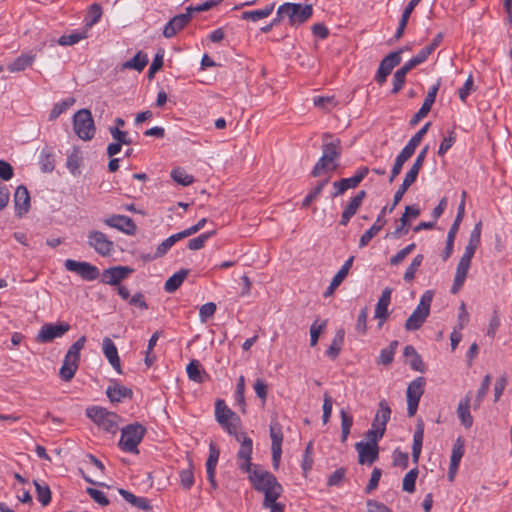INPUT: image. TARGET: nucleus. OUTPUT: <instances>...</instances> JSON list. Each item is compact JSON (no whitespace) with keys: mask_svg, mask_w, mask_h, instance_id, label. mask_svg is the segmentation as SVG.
<instances>
[{"mask_svg":"<svg viewBox=\"0 0 512 512\" xmlns=\"http://www.w3.org/2000/svg\"><path fill=\"white\" fill-rule=\"evenodd\" d=\"M215 416L218 423L235 437L240 443L238 456L244 468L248 464L249 453L253 450V441L245 432L240 431V418L225 404L224 400H217L215 403Z\"/></svg>","mask_w":512,"mask_h":512,"instance_id":"nucleus-1","label":"nucleus"},{"mask_svg":"<svg viewBox=\"0 0 512 512\" xmlns=\"http://www.w3.org/2000/svg\"><path fill=\"white\" fill-rule=\"evenodd\" d=\"M251 455L252 452L249 453L248 464L246 467L244 466V468L241 467L242 462L237 455L238 468L242 472L248 473L252 487L256 491L264 494V500L271 502L273 496H281L283 487L272 473L259 468L257 465L253 466L251 463Z\"/></svg>","mask_w":512,"mask_h":512,"instance_id":"nucleus-2","label":"nucleus"},{"mask_svg":"<svg viewBox=\"0 0 512 512\" xmlns=\"http://www.w3.org/2000/svg\"><path fill=\"white\" fill-rule=\"evenodd\" d=\"M85 343L86 337L81 336L69 347L59 371V376L62 380L70 381L74 377L79 366L80 351L84 348Z\"/></svg>","mask_w":512,"mask_h":512,"instance_id":"nucleus-3","label":"nucleus"},{"mask_svg":"<svg viewBox=\"0 0 512 512\" xmlns=\"http://www.w3.org/2000/svg\"><path fill=\"white\" fill-rule=\"evenodd\" d=\"M433 296L434 294L431 290L423 293L417 307L405 322L404 326L407 331H416L421 328L429 316Z\"/></svg>","mask_w":512,"mask_h":512,"instance_id":"nucleus-4","label":"nucleus"},{"mask_svg":"<svg viewBox=\"0 0 512 512\" xmlns=\"http://www.w3.org/2000/svg\"><path fill=\"white\" fill-rule=\"evenodd\" d=\"M145 433L146 428L140 423H133L123 427L119 441L120 448L125 452L138 453V445Z\"/></svg>","mask_w":512,"mask_h":512,"instance_id":"nucleus-5","label":"nucleus"},{"mask_svg":"<svg viewBox=\"0 0 512 512\" xmlns=\"http://www.w3.org/2000/svg\"><path fill=\"white\" fill-rule=\"evenodd\" d=\"M285 13L289 25L297 27L305 23L313 14L312 5L286 2L279 6V14Z\"/></svg>","mask_w":512,"mask_h":512,"instance_id":"nucleus-6","label":"nucleus"},{"mask_svg":"<svg viewBox=\"0 0 512 512\" xmlns=\"http://www.w3.org/2000/svg\"><path fill=\"white\" fill-rule=\"evenodd\" d=\"M87 416L100 428L109 432L116 433L118 430V416L101 407H91L86 410Z\"/></svg>","mask_w":512,"mask_h":512,"instance_id":"nucleus-7","label":"nucleus"},{"mask_svg":"<svg viewBox=\"0 0 512 512\" xmlns=\"http://www.w3.org/2000/svg\"><path fill=\"white\" fill-rule=\"evenodd\" d=\"M75 133L83 140H90L95 134L94 121L91 112L81 109L75 113L73 118Z\"/></svg>","mask_w":512,"mask_h":512,"instance_id":"nucleus-8","label":"nucleus"},{"mask_svg":"<svg viewBox=\"0 0 512 512\" xmlns=\"http://www.w3.org/2000/svg\"><path fill=\"white\" fill-rule=\"evenodd\" d=\"M425 383L424 377H417L407 387V413L409 417H413L417 412L420 398L424 393Z\"/></svg>","mask_w":512,"mask_h":512,"instance_id":"nucleus-9","label":"nucleus"},{"mask_svg":"<svg viewBox=\"0 0 512 512\" xmlns=\"http://www.w3.org/2000/svg\"><path fill=\"white\" fill-rule=\"evenodd\" d=\"M88 245L95 250L96 253L103 257L110 256L114 251V242L107 235L98 230H91L87 235Z\"/></svg>","mask_w":512,"mask_h":512,"instance_id":"nucleus-10","label":"nucleus"},{"mask_svg":"<svg viewBox=\"0 0 512 512\" xmlns=\"http://www.w3.org/2000/svg\"><path fill=\"white\" fill-rule=\"evenodd\" d=\"M70 328L67 322L44 324L41 326L36 339L39 343H49L56 338L62 337Z\"/></svg>","mask_w":512,"mask_h":512,"instance_id":"nucleus-11","label":"nucleus"},{"mask_svg":"<svg viewBox=\"0 0 512 512\" xmlns=\"http://www.w3.org/2000/svg\"><path fill=\"white\" fill-rule=\"evenodd\" d=\"M64 266L66 270L78 274L86 281H93L99 276V269L89 262L67 259Z\"/></svg>","mask_w":512,"mask_h":512,"instance_id":"nucleus-12","label":"nucleus"},{"mask_svg":"<svg viewBox=\"0 0 512 512\" xmlns=\"http://www.w3.org/2000/svg\"><path fill=\"white\" fill-rule=\"evenodd\" d=\"M270 437L272 464L274 469H278L282 454L283 433L281 430V426L277 421L272 422L270 425Z\"/></svg>","mask_w":512,"mask_h":512,"instance_id":"nucleus-13","label":"nucleus"},{"mask_svg":"<svg viewBox=\"0 0 512 512\" xmlns=\"http://www.w3.org/2000/svg\"><path fill=\"white\" fill-rule=\"evenodd\" d=\"M401 52L402 49L391 52L382 59L375 76V80L379 84H383L386 81L387 76L392 72L393 68L401 62Z\"/></svg>","mask_w":512,"mask_h":512,"instance_id":"nucleus-14","label":"nucleus"},{"mask_svg":"<svg viewBox=\"0 0 512 512\" xmlns=\"http://www.w3.org/2000/svg\"><path fill=\"white\" fill-rule=\"evenodd\" d=\"M103 223L127 235H134L137 231V226L134 220L125 215L113 214L109 217H106L103 220Z\"/></svg>","mask_w":512,"mask_h":512,"instance_id":"nucleus-15","label":"nucleus"},{"mask_svg":"<svg viewBox=\"0 0 512 512\" xmlns=\"http://www.w3.org/2000/svg\"><path fill=\"white\" fill-rule=\"evenodd\" d=\"M191 19H192V9H191V7H187L185 13L175 15L165 25V27L163 29L164 37L172 38L179 31H181L191 21Z\"/></svg>","mask_w":512,"mask_h":512,"instance_id":"nucleus-16","label":"nucleus"},{"mask_svg":"<svg viewBox=\"0 0 512 512\" xmlns=\"http://www.w3.org/2000/svg\"><path fill=\"white\" fill-rule=\"evenodd\" d=\"M133 269L127 266H114L102 272L101 282L111 286H118L125 280Z\"/></svg>","mask_w":512,"mask_h":512,"instance_id":"nucleus-17","label":"nucleus"},{"mask_svg":"<svg viewBox=\"0 0 512 512\" xmlns=\"http://www.w3.org/2000/svg\"><path fill=\"white\" fill-rule=\"evenodd\" d=\"M355 449L358 453V463L361 465H372L379 458V446L360 441L355 444Z\"/></svg>","mask_w":512,"mask_h":512,"instance_id":"nucleus-18","label":"nucleus"},{"mask_svg":"<svg viewBox=\"0 0 512 512\" xmlns=\"http://www.w3.org/2000/svg\"><path fill=\"white\" fill-rule=\"evenodd\" d=\"M391 293L392 290L390 288H385L376 304L374 317L378 319V328H381L389 317L388 308L391 301Z\"/></svg>","mask_w":512,"mask_h":512,"instance_id":"nucleus-19","label":"nucleus"},{"mask_svg":"<svg viewBox=\"0 0 512 512\" xmlns=\"http://www.w3.org/2000/svg\"><path fill=\"white\" fill-rule=\"evenodd\" d=\"M440 83L433 85L430 90L428 91L424 102L419 109V111L412 117L410 120V125L415 126L422 118L427 116V114L430 112L432 105L435 102L437 92L439 90Z\"/></svg>","mask_w":512,"mask_h":512,"instance_id":"nucleus-20","label":"nucleus"},{"mask_svg":"<svg viewBox=\"0 0 512 512\" xmlns=\"http://www.w3.org/2000/svg\"><path fill=\"white\" fill-rule=\"evenodd\" d=\"M14 205L16 214L22 217L29 211L30 208V194L28 189L24 185H20L16 188L14 193Z\"/></svg>","mask_w":512,"mask_h":512,"instance_id":"nucleus-21","label":"nucleus"},{"mask_svg":"<svg viewBox=\"0 0 512 512\" xmlns=\"http://www.w3.org/2000/svg\"><path fill=\"white\" fill-rule=\"evenodd\" d=\"M366 197V191L360 190L345 207L340 220V225L346 226L350 219L356 214Z\"/></svg>","mask_w":512,"mask_h":512,"instance_id":"nucleus-22","label":"nucleus"},{"mask_svg":"<svg viewBox=\"0 0 512 512\" xmlns=\"http://www.w3.org/2000/svg\"><path fill=\"white\" fill-rule=\"evenodd\" d=\"M420 215V209L415 206H406L405 212L400 218V224L395 228V231L392 233L394 238H398L402 235H406L409 231L408 221L409 218H417Z\"/></svg>","mask_w":512,"mask_h":512,"instance_id":"nucleus-23","label":"nucleus"},{"mask_svg":"<svg viewBox=\"0 0 512 512\" xmlns=\"http://www.w3.org/2000/svg\"><path fill=\"white\" fill-rule=\"evenodd\" d=\"M332 138L328 133L323 135L322 155L327 156L329 160H333L335 163L339 160L342 152L341 142L339 139L328 142L327 140Z\"/></svg>","mask_w":512,"mask_h":512,"instance_id":"nucleus-24","label":"nucleus"},{"mask_svg":"<svg viewBox=\"0 0 512 512\" xmlns=\"http://www.w3.org/2000/svg\"><path fill=\"white\" fill-rule=\"evenodd\" d=\"M102 349L105 357L111 364V366L119 373L122 374L121 364H120V358L118 355V350L114 342L108 338L105 337L102 342Z\"/></svg>","mask_w":512,"mask_h":512,"instance_id":"nucleus-25","label":"nucleus"},{"mask_svg":"<svg viewBox=\"0 0 512 512\" xmlns=\"http://www.w3.org/2000/svg\"><path fill=\"white\" fill-rule=\"evenodd\" d=\"M387 207H384L380 214L378 215L375 223L360 237L359 247L363 248L368 245V243L376 236L386 224V220L384 219V215L386 213Z\"/></svg>","mask_w":512,"mask_h":512,"instance_id":"nucleus-26","label":"nucleus"},{"mask_svg":"<svg viewBox=\"0 0 512 512\" xmlns=\"http://www.w3.org/2000/svg\"><path fill=\"white\" fill-rule=\"evenodd\" d=\"M471 400H472V393L468 392L465 395L464 399H462L459 402L458 408H457L458 418H459L461 424L467 429L471 428L473 425V417L470 413Z\"/></svg>","mask_w":512,"mask_h":512,"instance_id":"nucleus-27","label":"nucleus"},{"mask_svg":"<svg viewBox=\"0 0 512 512\" xmlns=\"http://www.w3.org/2000/svg\"><path fill=\"white\" fill-rule=\"evenodd\" d=\"M423 438H424V423L419 420L416 429L413 436V445H412V458L414 463H418L421 450H422V444H423Z\"/></svg>","mask_w":512,"mask_h":512,"instance_id":"nucleus-28","label":"nucleus"},{"mask_svg":"<svg viewBox=\"0 0 512 512\" xmlns=\"http://www.w3.org/2000/svg\"><path fill=\"white\" fill-rule=\"evenodd\" d=\"M106 394L111 402H120L124 398H131L133 392L130 388L115 383L107 388Z\"/></svg>","mask_w":512,"mask_h":512,"instance_id":"nucleus-29","label":"nucleus"},{"mask_svg":"<svg viewBox=\"0 0 512 512\" xmlns=\"http://www.w3.org/2000/svg\"><path fill=\"white\" fill-rule=\"evenodd\" d=\"M415 68L413 64H410V61L405 63L400 69H398L393 76V88L392 93L397 94L405 84V78L407 73Z\"/></svg>","mask_w":512,"mask_h":512,"instance_id":"nucleus-30","label":"nucleus"},{"mask_svg":"<svg viewBox=\"0 0 512 512\" xmlns=\"http://www.w3.org/2000/svg\"><path fill=\"white\" fill-rule=\"evenodd\" d=\"M337 168L338 163H335L333 160H329L327 156L322 155L313 167L311 174L313 177H319L329 171H335Z\"/></svg>","mask_w":512,"mask_h":512,"instance_id":"nucleus-31","label":"nucleus"},{"mask_svg":"<svg viewBox=\"0 0 512 512\" xmlns=\"http://www.w3.org/2000/svg\"><path fill=\"white\" fill-rule=\"evenodd\" d=\"M189 270L181 269L178 272L174 273L171 277H169L164 285V289L168 293L175 292L183 283L185 278L187 277Z\"/></svg>","mask_w":512,"mask_h":512,"instance_id":"nucleus-32","label":"nucleus"},{"mask_svg":"<svg viewBox=\"0 0 512 512\" xmlns=\"http://www.w3.org/2000/svg\"><path fill=\"white\" fill-rule=\"evenodd\" d=\"M186 372L190 380L203 383L207 377L206 372L203 370L198 360H192L186 367Z\"/></svg>","mask_w":512,"mask_h":512,"instance_id":"nucleus-33","label":"nucleus"},{"mask_svg":"<svg viewBox=\"0 0 512 512\" xmlns=\"http://www.w3.org/2000/svg\"><path fill=\"white\" fill-rule=\"evenodd\" d=\"M35 54H21L13 62L8 64L10 72H20L29 67L35 60Z\"/></svg>","mask_w":512,"mask_h":512,"instance_id":"nucleus-34","label":"nucleus"},{"mask_svg":"<svg viewBox=\"0 0 512 512\" xmlns=\"http://www.w3.org/2000/svg\"><path fill=\"white\" fill-rule=\"evenodd\" d=\"M119 494L131 505L141 510L148 511L152 508L149 501L146 498L137 497L133 493L125 489H119Z\"/></svg>","mask_w":512,"mask_h":512,"instance_id":"nucleus-35","label":"nucleus"},{"mask_svg":"<svg viewBox=\"0 0 512 512\" xmlns=\"http://www.w3.org/2000/svg\"><path fill=\"white\" fill-rule=\"evenodd\" d=\"M275 7V3H271L267 6H265L262 9L253 10V11H244L241 14V18L243 20H251V21H258L260 19L266 18L273 12Z\"/></svg>","mask_w":512,"mask_h":512,"instance_id":"nucleus-36","label":"nucleus"},{"mask_svg":"<svg viewBox=\"0 0 512 512\" xmlns=\"http://www.w3.org/2000/svg\"><path fill=\"white\" fill-rule=\"evenodd\" d=\"M147 63V55L142 51H139L132 59L122 64V69H134L141 72L146 67Z\"/></svg>","mask_w":512,"mask_h":512,"instance_id":"nucleus-37","label":"nucleus"},{"mask_svg":"<svg viewBox=\"0 0 512 512\" xmlns=\"http://www.w3.org/2000/svg\"><path fill=\"white\" fill-rule=\"evenodd\" d=\"M413 154L403 148L401 152L395 159V162L392 166L391 175L389 177V182L392 183L394 179L400 174L404 163L412 156Z\"/></svg>","mask_w":512,"mask_h":512,"instance_id":"nucleus-38","label":"nucleus"},{"mask_svg":"<svg viewBox=\"0 0 512 512\" xmlns=\"http://www.w3.org/2000/svg\"><path fill=\"white\" fill-rule=\"evenodd\" d=\"M344 335L345 332L343 329H339L335 335V337L332 340V343L328 347L326 354L331 359H336L341 351V347L344 342Z\"/></svg>","mask_w":512,"mask_h":512,"instance_id":"nucleus-39","label":"nucleus"},{"mask_svg":"<svg viewBox=\"0 0 512 512\" xmlns=\"http://www.w3.org/2000/svg\"><path fill=\"white\" fill-rule=\"evenodd\" d=\"M398 346V341H392L388 347L380 351V355L377 359V364L390 365L393 362L394 355Z\"/></svg>","mask_w":512,"mask_h":512,"instance_id":"nucleus-40","label":"nucleus"},{"mask_svg":"<svg viewBox=\"0 0 512 512\" xmlns=\"http://www.w3.org/2000/svg\"><path fill=\"white\" fill-rule=\"evenodd\" d=\"M358 185H359V183L356 181V178H354L353 176L350 178H343L339 181H335L333 183L335 192L332 194V196L337 197L339 195H342L348 189L356 188Z\"/></svg>","mask_w":512,"mask_h":512,"instance_id":"nucleus-41","label":"nucleus"},{"mask_svg":"<svg viewBox=\"0 0 512 512\" xmlns=\"http://www.w3.org/2000/svg\"><path fill=\"white\" fill-rule=\"evenodd\" d=\"M180 482L184 489L189 490L194 485V467L191 461L179 472Z\"/></svg>","mask_w":512,"mask_h":512,"instance_id":"nucleus-42","label":"nucleus"},{"mask_svg":"<svg viewBox=\"0 0 512 512\" xmlns=\"http://www.w3.org/2000/svg\"><path fill=\"white\" fill-rule=\"evenodd\" d=\"M468 270H469V267L457 264L456 274H455L454 282H453V285L451 288L452 294L458 293L459 290L462 288V286L465 282V279L467 277Z\"/></svg>","mask_w":512,"mask_h":512,"instance_id":"nucleus-43","label":"nucleus"},{"mask_svg":"<svg viewBox=\"0 0 512 512\" xmlns=\"http://www.w3.org/2000/svg\"><path fill=\"white\" fill-rule=\"evenodd\" d=\"M171 177L176 183L182 186H189L194 182L193 176L187 174L181 167L174 168L171 171Z\"/></svg>","mask_w":512,"mask_h":512,"instance_id":"nucleus-44","label":"nucleus"},{"mask_svg":"<svg viewBox=\"0 0 512 512\" xmlns=\"http://www.w3.org/2000/svg\"><path fill=\"white\" fill-rule=\"evenodd\" d=\"M430 126V122L426 123L419 131H417L409 140V142L404 147L406 150L410 151L414 154L416 148L422 141L424 135L427 133L428 128Z\"/></svg>","mask_w":512,"mask_h":512,"instance_id":"nucleus-45","label":"nucleus"},{"mask_svg":"<svg viewBox=\"0 0 512 512\" xmlns=\"http://www.w3.org/2000/svg\"><path fill=\"white\" fill-rule=\"evenodd\" d=\"M75 103L74 98H67L61 102L56 103L50 114H49V120L54 121L57 119L62 113H64L69 107H71Z\"/></svg>","mask_w":512,"mask_h":512,"instance_id":"nucleus-46","label":"nucleus"},{"mask_svg":"<svg viewBox=\"0 0 512 512\" xmlns=\"http://www.w3.org/2000/svg\"><path fill=\"white\" fill-rule=\"evenodd\" d=\"M424 256L422 254L416 255L408 268L406 269L403 279L405 282H412L415 278V274L418 270V268L421 266L423 262Z\"/></svg>","mask_w":512,"mask_h":512,"instance_id":"nucleus-47","label":"nucleus"},{"mask_svg":"<svg viewBox=\"0 0 512 512\" xmlns=\"http://www.w3.org/2000/svg\"><path fill=\"white\" fill-rule=\"evenodd\" d=\"M391 408L385 400H381L378 404V410L375 414V422L380 421L382 426H386L390 420Z\"/></svg>","mask_w":512,"mask_h":512,"instance_id":"nucleus-48","label":"nucleus"},{"mask_svg":"<svg viewBox=\"0 0 512 512\" xmlns=\"http://www.w3.org/2000/svg\"><path fill=\"white\" fill-rule=\"evenodd\" d=\"M37 499L43 506H47L51 502V490L48 485H41L38 481H34Z\"/></svg>","mask_w":512,"mask_h":512,"instance_id":"nucleus-49","label":"nucleus"},{"mask_svg":"<svg viewBox=\"0 0 512 512\" xmlns=\"http://www.w3.org/2000/svg\"><path fill=\"white\" fill-rule=\"evenodd\" d=\"M341 416V441L345 443L350 434V429L353 425V418L344 410L340 412Z\"/></svg>","mask_w":512,"mask_h":512,"instance_id":"nucleus-50","label":"nucleus"},{"mask_svg":"<svg viewBox=\"0 0 512 512\" xmlns=\"http://www.w3.org/2000/svg\"><path fill=\"white\" fill-rule=\"evenodd\" d=\"M102 16V8L98 3H93L87 12L86 26L92 27L95 25Z\"/></svg>","mask_w":512,"mask_h":512,"instance_id":"nucleus-51","label":"nucleus"},{"mask_svg":"<svg viewBox=\"0 0 512 512\" xmlns=\"http://www.w3.org/2000/svg\"><path fill=\"white\" fill-rule=\"evenodd\" d=\"M418 477V469H411L403 478L402 489L408 493L415 491V483Z\"/></svg>","mask_w":512,"mask_h":512,"instance_id":"nucleus-52","label":"nucleus"},{"mask_svg":"<svg viewBox=\"0 0 512 512\" xmlns=\"http://www.w3.org/2000/svg\"><path fill=\"white\" fill-rule=\"evenodd\" d=\"M464 455V441L461 438H458L452 448L450 463L453 466H459L461 458Z\"/></svg>","mask_w":512,"mask_h":512,"instance_id":"nucleus-53","label":"nucleus"},{"mask_svg":"<svg viewBox=\"0 0 512 512\" xmlns=\"http://www.w3.org/2000/svg\"><path fill=\"white\" fill-rule=\"evenodd\" d=\"M327 326V320H324L321 323L317 321L313 322L310 326V345L312 347L316 346L318 343V339L321 333L325 330Z\"/></svg>","mask_w":512,"mask_h":512,"instance_id":"nucleus-54","label":"nucleus"},{"mask_svg":"<svg viewBox=\"0 0 512 512\" xmlns=\"http://www.w3.org/2000/svg\"><path fill=\"white\" fill-rule=\"evenodd\" d=\"M219 455H220L219 449L216 447L215 444L210 443L209 456L206 461V471H215L216 470Z\"/></svg>","mask_w":512,"mask_h":512,"instance_id":"nucleus-55","label":"nucleus"},{"mask_svg":"<svg viewBox=\"0 0 512 512\" xmlns=\"http://www.w3.org/2000/svg\"><path fill=\"white\" fill-rule=\"evenodd\" d=\"M313 103L316 107L323 110H330L337 105L334 96H316L313 99Z\"/></svg>","mask_w":512,"mask_h":512,"instance_id":"nucleus-56","label":"nucleus"},{"mask_svg":"<svg viewBox=\"0 0 512 512\" xmlns=\"http://www.w3.org/2000/svg\"><path fill=\"white\" fill-rule=\"evenodd\" d=\"M109 132L113 139L121 145H130L132 140L128 135V132L120 130L118 127H110Z\"/></svg>","mask_w":512,"mask_h":512,"instance_id":"nucleus-57","label":"nucleus"},{"mask_svg":"<svg viewBox=\"0 0 512 512\" xmlns=\"http://www.w3.org/2000/svg\"><path fill=\"white\" fill-rule=\"evenodd\" d=\"M328 183V179L320 181L312 191L304 198L302 202V207L307 208L314 199L318 197V195L322 192L325 185Z\"/></svg>","mask_w":512,"mask_h":512,"instance_id":"nucleus-58","label":"nucleus"},{"mask_svg":"<svg viewBox=\"0 0 512 512\" xmlns=\"http://www.w3.org/2000/svg\"><path fill=\"white\" fill-rule=\"evenodd\" d=\"M215 231L207 232L195 237L188 242V248L190 250H199L204 247L206 241L214 235Z\"/></svg>","mask_w":512,"mask_h":512,"instance_id":"nucleus-59","label":"nucleus"},{"mask_svg":"<svg viewBox=\"0 0 512 512\" xmlns=\"http://www.w3.org/2000/svg\"><path fill=\"white\" fill-rule=\"evenodd\" d=\"M456 141V134L454 130L448 131V136L444 137L442 142L440 143L439 149H438V155L443 156L455 143Z\"/></svg>","mask_w":512,"mask_h":512,"instance_id":"nucleus-60","label":"nucleus"},{"mask_svg":"<svg viewBox=\"0 0 512 512\" xmlns=\"http://www.w3.org/2000/svg\"><path fill=\"white\" fill-rule=\"evenodd\" d=\"M86 38L85 33H72L69 35H63L58 40L57 43L61 46H70L78 43L80 40Z\"/></svg>","mask_w":512,"mask_h":512,"instance_id":"nucleus-61","label":"nucleus"},{"mask_svg":"<svg viewBox=\"0 0 512 512\" xmlns=\"http://www.w3.org/2000/svg\"><path fill=\"white\" fill-rule=\"evenodd\" d=\"M177 242L176 237H174V234L166 238L164 241H162L156 249L155 252V258H160L164 256L167 251Z\"/></svg>","mask_w":512,"mask_h":512,"instance_id":"nucleus-62","label":"nucleus"},{"mask_svg":"<svg viewBox=\"0 0 512 512\" xmlns=\"http://www.w3.org/2000/svg\"><path fill=\"white\" fill-rule=\"evenodd\" d=\"M86 492L99 505L105 507L110 504L109 499L106 497V495L102 491L95 489V488L88 487L86 489Z\"/></svg>","mask_w":512,"mask_h":512,"instance_id":"nucleus-63","label":"nucleus"},{"mask_svg":"<svg viewBox=\"0 0 512 512\" xmlns=\"http://www.w3.org/2000/svg\"><path fill=\"white\" fill-rule=\"evenodd\" d=\"M346 475V469L341 467L336 469L328 478V486H339L343 483Z\"/></svg>","mask_w":512,"mask_h":512,"instance_id":"nucleus-64","label":"nucleus"}]
</instances>
